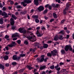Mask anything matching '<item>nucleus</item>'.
Returning a JSON list of instances; mask_svg holds the SVG:
<instances>
[{
	"instance_id": "7c9ffc66",
	"label": "nucleus",
	"mask_w": 74,
	"mask_h": 74,
	"mask_svg": "<svg viewBox=\"0 0 74 74\" xmlns=\"http://www.w3.org/2000/svg\"><path fill=\"white\" fill-rule=\"evenodd\" d=\"M66 71V69H62L61 71V73H64V72H65Z\"/></svg>"
},
{
	"instance_id": "72a5a7b5",
	"label": "nucleus",
	"mask_w": 74,
	"mask_h": 74,
	"mask_svg": "<svg viewBox=\"0 0 74 74\" xmlns=\"http://www.w3.org/2000/svg\"><path fill=\"white\" fill-rule=\"evenodd\" d=\"M16 8L17 9L18 8H22V7H21L20 5H18L16 6Z\"/></svg>"
},
{
	"instance_id": "aec40b11",
	"label": "nucleus",
	"mask_w": 74,
	"mask_h": 74,
	"mask_svg": "<svg viewBox=\"0 0 74 74\" xmlns=\"http://www.w3.org/2000/svg\"><path fill=\"white\" fill-rule=\"evenodd\" d=\"M3 58L5 60H7L8 59V56H6L5 57H3Z\"/></svg>"
},
{
	"instance_id": "ea45409f",
	"label": "nucleus",
	"mask_w": 74,
	"mask_h": 74,
	"mask_svg": "<svg viewBox=\"0 0 74 74\" xmlns=\"http://www.w3.org/2000/svg\"><path fill=\"white\" fill-rule=\"evenodd\" d=\"M5 38L7 39V38H9V36L8 35H6L5 37Z\"/></svg>"
},
{
	"instance_id": "a878e982",
	"label": "nucleus",
	"mask_w": 74,
	"mask_h": 74,
	"mask_svg": "<svg viewBox=\"0 0 74 74\" xmlns=\"http://www.w3.org/2000/svg\"><path fill=\"white\" fill-rule=\"evenodd\" d=\"M58 35H56L54 38V40H55L56 41H57V40H58Z\"/></svg>"
},
{
	"instance_id": "6e6d98bb",
	"label": "nucleus",
	"mask_w": 74,
	"mask_h": 74,
	"mask_svg": "<svg viewBox=\"0 0 74 74\" xmlns=\"http://www.w3.org/2000/svg\"><path fill=\"white\" fill-rule=\"evenodd\" d=\"M47 59H48V58H46L44 59V62H47Z\"/></svg>"
},
{
	"instance_id": "9b49d317",
	"label": "nucleus",
	"mask_w": 74,
	"mask_h": 74,
	"mask_svg": "<svg viewBox=\"0 0 74 74\" xmlns=\"http://www.w3.org/2000/svg\"><path fill=\"white\" fill-rule=\"evenodd\" d=\"M37 46H38V48H40V47L41 46V45L38 43H37L34 46L37 47Z\"/></svg>"
},
{
	"instance_id": "79ce46f5",
	"label": "nucleus",
	"mask_w": 74,
	"mask_h": 74,
	"mask_svg": "<svg viewBox=\"0 0 74 74\" xmlns=\"http://www.w3.org/2000/svg\"><path fill=\"white\" fill-rule=\"evenodd\" d=\"M62 36H60L59 37V38L60 40H63V38H62Z\"/></svg>"
},
{
	"instance_id": "49530a36",
	"label": "nucleus",
	"mask_w": 74,
	"mask_h": 74,
	"mask_svg": "<svg viewBox=\"0 0 74 74\" xmlns=\"http://www.w3.org/2000/svg\"><path fill=\"white\" fill-rule=\"evenodd\" d=\"M21 41L20 40H18L17 41V43L19 44H21Z\"/></svg>"
},
{
	"instance_id": "f8f14e48",
	"label": "nucleus",
	"mask_w": 74,
	"mask_h": 74,
	"mask_svg": "<svg viewBox=\"0 0 74 74\" xmlns=\"http://www.w3.org/2000/svg\"><path fill=\"white\" fill-rule=\"evenodd\" d=\"M46 68V66H45V65H43L40 67V70H44V69Z\"/></svg>"
},
{
	"instance_id": "c85d7f7f",
	"label": "nucleus",
	"mask_w": 74,
	"mask_h": 74,
	"mask_svg": "<svg viewBox=\"0 0 74 74\" xmlns=\"http://www.w3.org/2000/svg\"><path fill=\"white\" fill-rule=\"evenodd\" d=\"M27 32V31L25 29H24L23 30L22 32L21 33H23V34H26Z\"/></svg>"
},
{
	"instance_id": "cd10ccee",
	"label": "nucleus",
	"mask_w": 74,
	"mask_h": 74,
	"mask_svg": "<svg viewBox=\"0 0 74 74\" xmlns=\"http://www.w3.org/2000/svg\"><path fill=\"white\" fill-rule=\"evenodd\" d=\"M12 17L14 19H16V18H17V17H16L15 15H14V14H12Z\"/></svg>"
},
{
	"instance_id": "ddd939ff",
	"label": "nucleus",
	"mask_w": 74,
	"mask_h": 74,
	"mask_svg": "<svg viewBox=\"0 0 74 74\" xmlns=\"http://www.w3.org/2000/svg\"><path fill=\"white\" fill-rule=\"evenodd\" d=\"M18 36H19V35H18V34L16 33L14 34H13L12 36V37H18Z\"/></svg>"
},
{
	"instance_id": "3c124183",
	"label": "nucleus",
	"mask_w": 74,
	"mask_h": 74,
	"mask_svg": "<svg viewBox=\"0 0 74 74\" xmlns=\"http://www.w3.org/2000/svg\"><path fill=\"white\" fill-rule=\"evenodd\" d=\"M36 48H34V49L33 50V53L34 52H35L36 51Z\"/></svg>"
},
{
	"instance_id": "2eb2a0df",
	"label": "nucleus",
	"mask_w": 74,
	"mask_h": 74,
	"mask_svg": "<svg viewBox=\"0 0 74 74\" xmlns=\"http://www.w3.org/2000/svg\"><path fill=\"white\" fill-rule=\"evenodd\" d=\"M13 60H17V56L16 55H14L13 56Z\"/></svg>"
},
{
	"instance_id": "5701e85b",
	"label": "nucleus",
	"mask_w": 74,
	"mask_h": 74,
	"mask_svg": "<svg viewBox=\"0 0 74 74\" xmlns=\"http://www.w3.org/2000/svg\"><path fill=\"white\" fill-rule=\"evenodd\" d=\"M69 49L71 51H73V49L71 47V46L70 45H69Z\"/></svg>"
},
{
	"instance_id": "dca6fc26",
	"label": "nucleus",
	"mask_w": 74,
	"mask_h": 74,
	"mask_svg": "<svg viewBox=\"0 0 74 74\" xmlns=\"http://www.w3.org/2000/svg\"><path fill=\"white\" fill-rule=\"evenodd\" d=\"M32 18L34 19H38V17L37 15H34L32 16Z\"/></svg>"
},
{
	"instance_id": "c03bdc74",
	"label": "nucleus",
	"mask_w": 74,
	"mask_h": 74,
	"mask_svg": "<svg viewBox=\"0 0 74 74\" xmlns=\"http://www.w3.org/2000/svg\"><path fill=\"white\" fill-rule=\"evenodd\" d=\"M54 19H50V20L49 21V22H53V21H54Z\"/></svg>"
},
{
	"instance_id": "39448f33",
	"label": "nucleus",
	"mask_w": 74,
	"mask_h": 74,
	"mask_svg": "<svg viewBox=\"0 0 74 74\" xmlns=\"http://www.w3.org/2000/svg\"><path fill=\"white\" fill-rule=\"evenodd\" d=\"M38 10L39 11H43L44 10V6H40L38 8Z\"/></svg>"
},
{
	"instance_id": "680f3d73",
	"label": "nucleus",
	"mask_w": 74,
	"mask_h": 74,
	"mask_svg": "<svg viewBox=\"0 0 74 74\" xmlns=\"http://www.w3.org/2000/svg\"><path fill=\"white\" fill-rule=\"evenodd\" d=\"M64 64V63L63 62H60V65H63Z\"/></svg>"
},
{
	"instance_id": "09e8293b",
	"label": "nucleus",
	"mask_w": 74,
	"mask_h": 74,
	"mask_svg": "<svg viewBox=\"0 0 74 74\" xmlns=\"http://www.w3.org/2000/svg\"><path fill=\"white\" fill-rule=\"evenodd\" d=\"M16 27L15 26H12V29H13V30H14V29H15Z\"/></svg>"
},
{
	"instance_id": "58836bf2",
	"label": "nucleus",
	"mask_w": 74,
	"mask_h": 74,
	"mask_svg": "<svg viewBox=\"0 0 74 74\" xmlns=\"http://www.w3.org/2000/svg\"><path fill=\"white\" fill-rule=\"evenodd\" d=\"M56 2H58V3H60L61 2V1H60V0H56Z\"/></svg>"
},
{
	"instance_id": "e433bc0d",
	"label": "nucleus",
	"mask_w": 74,
	"mask_h": 74,
	"mask_svg": "<svg viewBox=\"0 0 74 74\" xmlns=\"http://www.w3.org/2000/svg\"><path fill=\"white\" fill-rule=\"evenodd\" d=\"M12 64L13 65V66H14L15 65H16V62H14L12 63Z\"/></svg>"
},
{
	"instance_id": "2f4dec72",
	"label": "nucleus",
	"mask_w": 74,
	"mask_h": 74,
	"mask_svg": "<svg viewBox=\"0 0 74 74\" xmlns=\"http://www.w3.org/2000/svg\"><path fill=\"white\" fill-rule=\"evenodd\" d=\"M47 12H48V10H45V11L43 12V14H45L46 13H47Z\"/></svg>"
},
{
	"instance_id": "4d7b16f0",
	"label": "nucleus",
	"mask_w": 74,
	"mask_h": 74,
	"mask_svg": "<svg viewBox=\"0 0 74 74\" xmlns=\"http://www.w3.org/2000/svg\"><path fill=\"white\" fill-rule=\"evenodd\" d=\"M64 15H65V14H66V11L65 10H64Z\"/></svg>"
},
{
	"instance_id": "4468645a",
	"label": "nucleus",
	"mask_w": 74,
	"mask_h": 74,
	"mask_svg": "<svg viewBox=\"0 0 74 74\" xmlns=\"http://www.w3.org/2000/svg\"><path fill=\"white\" fill-rule=\"evenodd\" d=\"M25 2H26V3L27 4H29V3H31L32 2V0H24Z\"/></svg>"
},
{
	"instance_id": "6ab92c4d",
	"label": "nucleus",
	"mask_w": 74,
	"mask_h": 74,
	"mask_svg": "<svg viewBox=\"0 0 74 74\" xmlns=\"http://www.w3.org/2000/svg\"><path fill=\"white\" fill-rule=\"evenodd\" d=\"M53 16L54 18H57V15L56 14V13H53Z\"/></svg>"
},
{
	"instance_id": "774afa93",
	"label": "nucleus",
	"mask_w": 74,
	"mask_h": 74,
	"mask_svg": "<svg viewBox=\"0 0 74 74\" xmlns=\"http://www.w3.org/2000/svg\"><path fill=\"white\" fill-rule=\"evenodd\" d=\"M59 6V5L58 4H56V7H58Z\"/></svg>"
},
{
	"instance_id": "e2e57ef3",
	"label": "nucleus",
	"mask_w": 74,
	"mask_h": 74,
	"mask_svg": "<svg viewBox=\"0 0 74 74\" xmlns=\"http://www.w3.org/2000/svg\"><path fill=\"white\" fill-rule=\"evenodd\" d=\"M17 40V38H15L13 39V41H15V40Z\"/></svg>"
},
{
	"instance_id": "393cba45",
	"label": "nucleus",
	"mask_w": 74,
	"mask_h": 74,
	"mask_svg": "<svg viewBox=\"0 0 74 74\" xmlns=\"http://www.w3.org/2000/svg\"><path fill=\"white\" fill-rule=\"evenodd\" d=\"M0 24L1 25L3 24V18L0 19Z\"/></svg>"
},
{
	"instance_id": "f03ea898",
	"label": "nucleus",
	"mask_w": 74,
	"mask_h": 74,
	"mask_svg": "<svg viewBox=\"0 0 74 74\" xmlns=\"http://www.w3.org/2000/svg\"><path fill=\"white\" fill-rule=\"evenodd\" d=\"M44 55H42L41 56V58H37V60L38 62H42L44 61Z\"/></svg>"
},
{
	"instance_id": "423d86ee",
	"label": "nucleus",
	"mask_w": 74,
	"mask_h": 74,
	"mask_svg": "<svg viewBox=\"0 0 74 74\" xmlns=\"http://www.w3.org/2000/svg\"><path fill=\"white\" fill-rule=\"evenodd\" d=\"M2 16H5L3 18H7L8 16L7 15V14L5 12H3L1 14Z\"/></svg>"
},
{
	"instance_id": "603ef678",
	"label": "nucleus",
	"mask_w": 74,
	"mask_h": 74,
	"mask_svg": "<svg viewBox=\"0 0 74 74\" xmlns=\"http://www.w3.org/2000/svg\"><path fill=\"white\" fill-rule=\"evenodd\" d=\"M24 44H25L26 45V44H28V42L25 41L24 42Z\"/></svg>"
},
{
	"instance_id": "13d9d810",
	"label": "nucleus",
	"mask_w": 74,
	"mask_h": 74,
	"mask_svg": "<svg viewBox=\"0 0 74 74\" xmlns=\"http://www.w3.org/2000/svg\"><path fill=\"white\" fill-rule=\"evenodd\" d=\"M3 7V5H2V4H1V3H0V8H2Z\"/></svg>"
},
{
	"instance_id": "5fc2aeb1",
	"label": "nucleus",
	"mask_w": 74,
	"mask_h": 74,
	"mask_svg": "<svg viewBox=\"0 0 74 74\" xmlns=\"http://www.w3.org/2000/svg\"><path fill=\"white\" fill-rule=\"evenodd\" d=\"M5 66H6V67H8V66H9V64L8 63L6 64H5Z\"/></svg>"
},
{
	"instance_id": "a19ab883",
	"label": "nucleus",
	"mask_w": 74,
	"mask_h": 74,
	"mask_svg": "<svg viewBox=\"0 0 74 74\" xmlns=\"http://www.w3.org/2000/svg\"><path fill=\"white\" fill-rule=\"evenodd\" d=\"M41 29L42 30H45V28L43 27L41 28Z\"/></svg>"
},
{
	"instance_id": "864d4df0",
	"label": "nucleus",
	"mask_w": 74,
	"mask_h": 74,
	"mask_svg": "<svg viewBox=\"0 0 74 74\" xmlns=\"http://www.w3.org/2000/svg\"><path fill=\"white\" fill-rule=\"evenodd\" d=\"M2 10L3 11H5V10H6V8H5V7H3L2 8Z\"/></svg>"
},
{
	"instance_id": "4c0bfd02",
	"label": "nucleus",
	"mask_w": 74,
	"mask_h": 74,
	"mask_svg": "<svg viewBox=\"0 0 74 74\" xmlns=\"http://www.w3.org/2000/svg\"><path fill=\"white\" fill-rule=\"evenodd\" d=\"M24 70H25V69H21V70H19V71L20 73H22V72H23V71H24Z\"/></svg>"
},
{
	"instance_id": "1a4fd4ad",
	"label": "nucleus",
	"mask_w": 74,
	"mask_h": 74,
	"mask_svg": "<svg viewBox=\"0 0 74 74\" xmlns=\"http://www.w3.org/2000/svg\"><path fill=\"white\" fill-rule=\"evenodd\" d=\"M10 23L11 25H14L15 23V21H14V19L12 18L10 19Z\"/></svg>"
},
{
	"instance_id": "a18cd8bd",
	"label": "nucleus",
	"mask_w": 74,
	"mask_h": 74,
	"mask_svg": "<svg viewBox=\"0 0 74 74\" xmlns=\"http://www.w3.org/2000/svg\"><path fill=\"white\" fill-rule=\"evenodd\" d=\"M64 31H61V32H60L59 33H61V34H64V32H63Z\"/></svg>"
},
{
	"instance_id": "37998d69",
	"label": "nucleus",
	"mask_w": 74,
	"mask_h": 74,
	"mask_svg": "<svg viewBox=\"0 0 74 74\" xmlns=\"http://www.w3.org/2000/svg\"><path fill=\"white\" fill-rule=\"evenodd\" d=\"M42 34H41L40 33L38 34H37V36H38V37H40V36H42Z\"/></svg>"
},
{
	"instance_id": "338daca9",
	"label": "nucleus",
	"mask_w": 74,
	"mask_h": 74,
	"mask_svg": "<svg viewBox=\"0 0 74 74\" xmlns=\"http://www.w3.org/2000/svg\"><path fill=\"white\" fill-rule=\"evenodd\" d=\"M66 7H69V3H67Z\"/></svg>"
},
{
	"instance_id": "69168bd1",
	"label": "nucleus",
	"mask_w": 74,
	"mask_h": 74,
	"mask_svg": "<svg viewBox=\"0 0 74 74\" xmlns=\"http://www.w3.org/2000/svg\"><path fill=\"white\" fill-rule=\"evenodd\" d=\"M5 53L6 55H9V53H10V52L8 51H7L5 52Z\"/></svg>"
},
{
	"instance_id": "bf43d9fd",
	"label": "nucleus",
	"mask_w": 74,
	"mask_h": 74,
	"mask_svg": "<svg viewBox=\"0 0 74 74\" xmlns=\"http://www.w3.org/2000/svg\"><path fill=\"white\" fill-rule=\"evenodd\" d=\"M21 56H20L19 57H18L17 58V60H19L21 59Z\"/></svg>"
},
{
	"instance_id": "c756f323",
	"label": "nucleus",
	"mask_w": 74,
	"mask_h": 74,
	"mask_svg": "<svg viewBox=\"0 0 74 74\" xmlns=\"http://www.w3.org/2000/svg\"><path fill=\"white\" fill-rule=\"evenodd\" d=\"M27 67L28 68V69L29 70H31V69H33V67H31V66H29L27 65Z\"/></svg>"
},
{
	"instance_id": "de8ad7c7",
	"label": "nucleus",
	"mask_w": 74,
	"mask_h": 74,
	"mask_svg": "<svg viewBox=\"0 0 74 74\" xmlns=\"http://www.w3.org/2000/svg\"><path fill=\"white\" fill-rule=\"evenodd\" d=\"M27 11H24L23 12H22V14H25L27 12Z\"/></svg>"
},
{
	"instance_id": "0e129e2a",
	"label": "nucleus",
	"mask_w": 74,
	"mask_h": 74,
	"mask_svg": "<svg viewBox=\"0 0 74 74\" xmlns=\"http://www.w3.org/2000/svg\"><path fill=\"white\" fill-rule=\"evenodd\" d=\"M18 14H19V13L18 12H16L15 13V15H18Z\"/></svg>"
},
{
	"instance_id": "8fccbe9b",
	"label": "nucleus",
	"mask_w": 74,
	"mask_h": 74,
	"mask_svg": "<svg viewBox=\"0 0 74 74\" xmlns=\"http://www.w3.org/2000/svg\"><path fill=\"white\" fill-rule=\"evenodd\" d=\"M41 74H45L46 73L44 71H42L41 72Z\"/></svg>"
},
{
	"instance_id": "bb28decb",
	"label": "nucleus",
	"mask_w": 74,
	"mask_h": 74,
	"mask_svg": "<svg viewBox=\"0 0 74 74\" xmlns=\"http://www.w3.org/2000/svg\"><path fill=\"white\" fill-rule=\"evenodd\" d=\"M18 31L20 32V33H22V32L23 31V28H20L19 29H18Z\"/></svg>"
},
{
	"instance_id": "9d476101",
	"label": "nucleus",
	"mask_w": 74,
	"mask_h": 74,
	"mask_svg": "<svg viewBox=\"0 0 74 74\" xmlns=\"http://www.w3.org/2000/svg\"><path fill=\"white\" fill-rule=\"evenodd\" d=\"M34 4H35L36 5H38L39 4L38 0H34Z\"/></svg>"
},
{
	"instance_id": "c9c22d12",
	"label": "nucleus",
	"mask_w": 74,
	"mask_h": 74,
	"mask_svg": "<svg viewBox=\"0 0 74 74\" xmlns=\"http://www.w3.org/2000/svg\"><path fill=\"white\" fill-rule=\"evenodd\" d=\"M54 68H55L54 65H52L50 66V69H54Z\"/></svg>"
},
{
	"instance_id": "0eeeda50",
	"label": "nucleus",
	"mask_w": 74,
	"mask_h": 74,
	"mask_svg": "<svg viewBox=\"0 0 74 74\" xmlns=\"http://www.w3.org/2000/svg\"><path fill=\"white\" fill-rule=\"evenodd\" d=\"M59 67V65L57 64L56 66H55V68L57 71H59L60 70V68Z\"/></svg>"
},
{
	"instance_id": "b1692460",
	"label": "nucleus",
	"mask_w": 74,
	"mask_h": 74,
	"mask_svg": "<svg viewBox=\"0 0 74 74\" xmlns=\"http://www.w3.org/2000/svg\"><path fill=\"white\" fill-rule=\"evenodd\" d=\"M47 56H49L50 57H51L52 56V53H48L47 54Z\"/></svg>"
},
{
	"instance_id": "4be33fe9",
	"label": "nucleus",
	"mask_w": 74,
	"mask_h": 74,
	"mask_svg": "<svg viewBox=\"0 0 74 74\" xmlns=\"http://www.w3.org/2000/svg\"><path fill=\"white\" fill-rule=\"evenodd\" d=\"M61 52L62 54H64L66 53L65 50L64 49H62L61 51Z\"/></svg>"
},
{
	"instance_id": "f704fd0d",
	"label": "nucleus",
	"mask_w": 74,
	"mask_h": 74,
	"mask_svg": "<svg viewBox=\"0 0 74 74\" xmlns=\"http://www.w3.org/2000/svg\"><path fill=\"white\" fill-rule=\"evenodd\" d=\"M35 21L36 23H39V22H40V21H39V20L37 19V18L35 20Z\"/></svg>"
},
{
	"instance_id": "052dcab7",
	"label": "nucleus",
	"mask_w": 74,
	"mask_h": 74,
	"mask_svg": "<svg viewBox=\"0 0 74 74\" xmlns=\"http://www.w3.org/2000/svg\"><path fill=\"white\" fill-rule=\"evenodd\" d=\"M65 21V19H64L63 20H62V21H61V23H63V22H64Z\"/></svg>"
},
{
	"instance_id": "7ed1b4c3",
	"label": "nucleus",
	"mask_w": 74,
	"mask_h": 74,
	"mask_svg": "<svg viewBox=\"0 0 74 74\" xmlns=\"http://www.w3.org/2000/svg\"><path fill=\"white\" fill-rule=\"evenodd\" d=\"M57 52L58 51L56 49L54 50L53 51H51V53L52 54V56H56V53H57Z\"/></svg>"
},
{
	"instance_id": "f3484780",
	"label": "nucleus",
	"mask_w": 74,
	"mask_h": 74,
	"mask_svg": "<svg viewBox=\"0 0 74 74\" xmlns=\"http://www.w3.org/2000/svg\"><path fill=\"white\" fill-rule=\"evenodd\" d=\"M0 69L2 70H4V66L1 64H0Z\"/></svg>"
},
{
	"instance_id": "473e14b6",
	"label": "nucleus",
	"mask_w": 74,
	"mask_h": 74,
	"mask_svg": "<svg viewBox=\"0 0 74 74\" xmlns=\"http://www.w3.org/2000/svg\"><path fill=\"white\" fill-rule=\"evenodd\" d=\"M20 56L21 57H24V56H26V54H20Z\"/></svg>"
},
{
	"instance_id": "a211bd4d",
	"label": "nucleus",
	"mask_w": 74,
	"mask_h": 74,
	"mask_svg": "<svg viewBox=\"0 0 74 74\" xmlns=\"http://www.w3.org/2000/svg\"><path fill=\"white\" fill-rule=\"evenodd\" d=\"M48 45L47 44H44L43 45V47L44 48H48Z\"/></svg>"
},
{
	"instance_id": "412c9836",
	"label": "nucleus",
	"mask_w": 74,
	"mask_h": 74,
	"mask_svg": "<svg viewBox=\"0 0 74 74\" xmlns=\"http://www.w3.org/2000/svg\"><path fill=\"white\" fill-rule=\"evenodd\" d=\"M65 50L66 51H68L69 50V45L66 46L65 48Z\"/></svg>"
},
{
	"instance_id": "20e7f679",
	"label": "nucleus",
	"mask_w": 74,
	"mask_h": 74,
	"mask_svg": "<svg viewBox=\"0 0 74 74\" xmlns=\"http://www.w3.org/2000/svg\"><path fill=\"white\" fill-rule=\"evenodd\" d=\"M16 45V44L15 43V42H12L11 44L10 45H8V46L9 47L12 48V47H13L14 46H15Z\"/></svg>"
},
{
	"instance_id": "f257e3e1",
	"label": "nucleus",
	"mask_w": 74,
	"mask_h": 74,
	"mask_svg": "<svg viewBox=\"0 0 74 74\" xmlns=\"http://www.w3.org/2000/svg\"><path fill=\"white\" fill-rule=\"evenodd\" d=\"M30 35H31V36L28 38V39L33 42L36 41V36L33 34H31Z\"/></svg>"
},
{
	"instance_id": "6e6552de",
	"label": "nucleus",
	"mask_w": 74,
	"mask_h": 74,
	"mask_svg": "<svg viewBox=\"0 0 74 74\" xmlns=\"http://www.w3.org/2000/svg\"><path fill=\"white\" fill-rule=\"evenodd\" d=\"M21 4H22L24 6V7H26V5H27V4H26V2L24 0V2H21Z\"/></svg>"
}]
</instances>
